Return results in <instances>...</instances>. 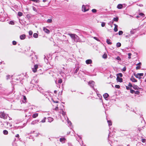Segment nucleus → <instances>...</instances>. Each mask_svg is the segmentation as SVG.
Wrapping results in <instances>:
<instances>
[{"mask_svg": "<svg viewBox=\"0 0 146 146\" xmlns=\"http://www.w3.org/2000/svg\"><path fill=\"white\" fill-rule=\"evenodd\" d=\"M68 35L70 36L71 38L72 39L74 42H84V41H82L79 38V37L76 34H74L68 33Z\"/></svg>", "mask_w": 146, "mask_h": 146, "instance_id": "obj_1", "label": "nucleus"}, {"mask_svg": "<svg viewBox=\"0 0 146 146\" xmlns=\"http://www.w3.org/2000/svg\"><path fill=\"white\" fill-rule=\"evenodd\" d=\"M43 69L40 64H37V71L38 74H42Z\"/></svg>", "mask_w": 146, "mask_h": 146, "instance_id": "obj_2", "label": "nucleus"}, {"mask_svg": "<svg viewBox=\"0 0 146 146\" xmlns=\"http://www.w3.org/2000/svg\"><path fill=\"white\" fill-rule=\"evenodd\" d=\"M89 10V6L88 5H83L82 6V10L83 12H86Z\"/></svg>", "mask_w": 146, "mask_h": 146, "instance_id": "obj_3", "label": "nucleus"}, {"mask_svg": "<svg viewBox=\"0 0 146 146\" xmlns=\"http://www.w3.org/2000/svg\"><path fill=\"white\" fill-rule=\"evenodd\" d=\"M8 115L5 113L4 112H0V117L4 119H6Z\"/></svg>", "mask_w": 146, "mask_h": 146, "instance_id": "obj_4", "label": "nucleus"}, {"mask_svg": "<svg viewBox=\"0 0 146 146\" xmlns=\"http://www.w3.org/2000/svg\"><path fill=\"white\" fill-rule=\"evenodd\" d=\"M32 71L34 73L36 72V64H34L33 66H32Z\"/></svg>", "mask_w": 146, "mask_h": 146, "instance_id": "obj_5", "label": "nucleus"}, {"mask_svg": "<svg viewBox=\"0 0 146 146\" xmlns=\"http://www.w3.org/2000/svg\"><path fill=\"white\" fill-rule=\"evenodd\" d=\"M88 84L93 89L94 88V86L95 84V82H94L93 81H90L88 82Z\"/></svg>", "mask_w": 146, "mask_h": 146, "instance_id": "obj_6", "label": "nucleus"}, {"mask_svg": "<svg viewBox=\"0 0 146 146\" xmlns=\"http://www.w3.org/2000/svg\"><path fill=\"white\" fill-rule=\"evenodd\" d=\"M86 63L87 64H91L92 63V61L91 59L87 60L86 61Z\"/></svg>", "mask_w": 146, "mask_h": 146, "instance_id": "obj_7", "label": "nucleus"}, {"mask_svg": "<svg viewBox=\"0 0 146 146\" xmlns=\"http://www.w3.org/2000/svg\"><path fill=\"white\" fill-rule=\"evenodd\" d=\"M130 80L133 82H137V80L135 79L133 76H132L130 78Z\"/></svg>", "mask_w": 146, "mask_h": 146, "instance_id": "obj_8", "label": "nucleus"}, {"mask_svg": "<svg viewBox=\"0 0 146 146\" xmlns=\"http://www.w3.org/2000/svg\"><path fill=\"white\" fill-rule=\"evenodd\" d=\"M116 80L117 82H123V79L118 76H117Z\"/></svg>", "mask_w": 146, "mask_h": 146, "instance_id": "obj_9", "label": "nucleus"}, {"mask_svg": "<svg viewBox=\"0 0 146 146\" xmlns=\"http://www.w3.org/2000/svg\"><path fill=\"white\" fill-rule=\"evenodd\" d=\"M36 59V56H33V55H32L31 56V59H32V62L34 64V60H35V59Z\"/></svg>", "mask_w": 146, "mask_h": 146, "instance_id": "obj_10", "label": "nucleus"}, {"mask_svg": "<svg viewBox=\"0 0 146 146\" xmlns=\"http://www.w3.org/2000/svg\"><path fill=\"white\" fill-rule=\"evenodd\" d=\"M26 35H25L23 34L20 36V38L21 40H24L25 38Z\"/></svg>", "mask_w": 146, "mask_h": 146, "instance_id": "obj_11", "label": "nucleus"}, {"mask_svg": "<svg viewBox=\"0 0 146 146\" xmlns=\"http://www.w3.org/2000/svg\"><path fill=\"white\" fill-rule=\"evenodd\" d=\"M43 31L45 32V33L47 34H49L50 33L49 30L45 28V27H44L43 28Z\"/></svg>", "mask_w": 146, "mask_h": 146, "instance_id": "obj_12", "label": "nucleus"}, {"mask_svg": "<svg viewBox=\"0 0 146 146\" xmlns=\"http://www.w3.org/2000/svg\"><path fill=\"white\" fill-rule=\"evenodd\" d=\"M114 25L115 26V27L114 29V31L115 32H116L117 31L118 26L115 24H114Z\"/></svg>", "mask_w": 146, "mask_h": 146, "instance_id": "obj_13", "label": "nucleus"}, {"mask_svg": "<svg viewBox=\"0 0 146 146\" xmlns=\"http://www.w3.org/2000/svg\"><path fill=\"white\" fill-rule=\"evenodd\" d=\"M133 87L135 90H139V89H140L137 85H133Z\"/></svg>", "mask_w": 146, "mask_h": 146, "instance_id": "obj_14", "label": "nucleus"}, {"mask_svg": "<svg viewBox=\"0 0 146 146\" xmlns=\"http://www.w3.org/2000/svg\"><path fill=\"white\" fill-rule=\"evenodd\" d=\"M109 95L107 93H105L103 95V96L104 98L106 100H107L106 99L108 97Z\"/></svg>", "mask_w": 146, "mask_h": 146, "instance_id": "obj_15", "label": "nucleus"}, {"mask_svg": "<svg viewBox=\"0 0 146 146\" xmlns=\"http://www.w3.org/2000/svg\"><path fill=\"white\" fill-rule=\"evenodd\" d=\"M123 7V5L121 4H119L117 6V8L118 9H121Z\"/></svg>", "mask_w": 146, "mask_h": 146, "instance_id": "obj_16", "label": "nucleus"}, {"mask_svg": "<svg viewBox=\"0 0 146 146\" xmlns=\"http://www.w3.org/2000/svg\"><path fill=\"white\" fill-rule=\"evenodd\" d=\"M111 41L110 39H107L106 40V42L108 44H112V42H111Z\"/></svg>", "mask_w": 146, "mask_h": 146, "instance_id": "obj_17", "label": "nucleus"}, {"mask_svg": "<svg viewBox=\"0 0 146 146\" xmlns=\"http://www.w3.org/2000/svg\"><path fill=\"white\" fill-rule=\"evenodd\" d=\"M48 121L49 122H51L53 120V119L51 117H48Z\"/></svg>", "mask_w": 146, "mask_h": 146, "instance_id": "obj_18", "label": "nucleus"}, {"mask_svg": "<svg viewBox=\"0 0 146 146\" xmlns=\"http://www.w3.org/2000/svg\"><path fill=\"white\" fill-rule=\"evenodd\" d=\"M65 140V139L64 138H60V141L62 143H64Z\"/></svg>", "mask_w": 146, "mask_h": 146, "instance_id": "obj_19", "label": "nucleus"}, {"mask_svg": "<svg viewBox=\"0 0 146 146\" xmlns=\"http://www.w3.org/2000/svg\"><path fill=\"white\" fill-rule=\"evenodd\" d=\"M136 33V30L135 29H133L131 30L130 31V33L131 34H134Z\"/></svg>", "mask_w": 146, "mask_h": 146, "instance_id": "obj_20", "label": "nucleus"}, {"mask_svg": "<svg viewBox=\"0 0 146 146\" xmlns=\"http://www.w3.org/2000/svg\"><path fill=\"white\" fill-rule=\"evenodd\" d=\"M3 133L5 135H7L8 134V131L6 130H4L3 131Z\"/></svg>", "mask_w": 146, "mask_h": 146, "instance_id": "obj_21", "label": "nucleus"}, {"mask_svg": "<svg viewBox=\"0 0 146 146\" xmlns=\"http://www.w3.org/2000/svg\"><path fill=\"white\" fill-rule=\"evenodd\" d=\"M107 54H106V53L104 54L102 56L103 58H105V59L106 58H107Z\"/></svg>", "mask_w": 146, "mask_h": 146, "instance_id": "obj_22", "label": "nucleus"}, {"mask_svg": "<svg viewBox=\"0 0 146 146\" xmlns=\"http://www.w3.org/2000/svg\"><path fill=\"white\" fill-rule=\"evenodd\" d=\"M123 76V75L121 73H119L117 74V76H118L119 77H121Z\"/></svg>", "mask_w": 146, "mask_h": 146, "instance_id": "obj_23", "label": "nucleus"}, {"mask_svg": "<svg viewBox=\"0 0 146 146\" xmlns=\"http://www.w3.org/2000/svg\"><path fill=\"white\" fill-rule=\"evenodd\" d=\"M118 17H114L113 19V21L116 22L118 21Z\"/></svg>", "mask_w": 146, "mask_h": 146, "instance_id": "obj_24", "label": "nucleus"}, {"mask_svg": "<svg viewBox=\"0 0 146 146\" xmlns=\"http://www.w3.org/2000/svg\"><path fill=\"white\" fill-rule=\"evenodd\" d=\"M107 121L109 126H110L112 125V122L110 120H108Z\"/></svg>", "mask_w": 146, "mask_h": 146, "instance_id": "obj_25", "label": "nucleus"}, {"mask_svg": "<svg viewBox=\"0 0 146 146\" xmlns=\"http://www.w3.org/2000/svg\"><path fill=\"white\" fill-rule=\"evenodd\" d=\"M134 75L135 76V77L137 78H139V79H141V78L139 77V75L138 74V73L136 74H135Z\"/></svg>", "mask_w": 146, "mask_h": 146, "instance_id": "obj_26", "label": "nucleus"}, {"mask_svg": "<svg viewBox=\"0 0 146 146\" xmlns=\"http://www.w3.org/2000/svg\"><path fill=\"white\" fill-rule=\"evenodd\" d=\"M36 123V121L35 120V121H33L31 123V125H35Z\"/></svg>", "mask_w": 146, "mask_h": 146, "instance_id": "obj_27", "label": "nucleus"}, {"mask_svg": "<svg viewBox=\"0 0 146 146\" xmlns=\"http://www.w3.org/2000/svg\"><path fill=\"white\" fill-rule=\"evenodd\" d=\"M23 15V13L21 12H19L18 13V15L20 17L21 16Z\"/></svg>", "mask_w": 146, "mask_h": 146, "instance_id": "obj_28", "label": "nucleus"}, {"mask_svg": "<svg viewBox=\"0 0 146 146\" xmlns=\"http://www.w3.org/2000/svg\"><path fill=\"white\" fill-rule=\"evenodd\" d=\"M47 23H51L52 22V19H48L47 21Z\"/></svg>", "mask_w": 146, "mask_h": 146, "instance_id": "obj_29", "label": "nucleus"}, {"mask_svg": "<svg viewBox=\"0 0 146 146\" xmlns=\"http://www.w3.org/2000/svg\"><path fill=\"white\" fill-rule=\"evenodd\" d=\"M116 46L117 47H120L121 46V44L120 42H117L116 44Z\"/></svg>", "mask_w": 146, "mask_h": 146, "instance_id": "obj_30", "label": "nucleus"}, {"mask_svg": "<svg viewBox=\"0 0 146 146\" xmlns=\"http://www.w3.org/2000/svg\"><path fill=\"white\" fill-rule=\"evenodd\" d=\"M123 33V32L122 31H120L118 32V34L119 35H121Z\"/></svg>", "mask_w": 146, "mask_h": 146, "instance_id": "obj_31", "label": "nucleus"}, {"mask_svg": "<svg viewBox=\"0 0 146 146\" xmlns=\"http://www.w3.org/2000/svg\"><path fill=\"white\" fill-rule=\"evenodd\" d=\"M33 33V32L31 31H30L29 32V34L30 36L32 35Z\"/></svg>", "mask_w": 146, "mask_h": 146, "instance_id": "obj_32", "label": "nucleus"}, {"mask_svg": "<svg viewBox=\"0 0 146 146\" xmlns=\"http://www.w3.org/2000/svg\"><path fill=\"white\" fill-rule=\"evenodd\" d=\"M139 15L140 16H142L143 17H144L145 16L144 14L142 13H140Z\"/></svg>", "mask_w": 146, "mask_h": 146, "instance_id": "obj_33", "label": "nucleus"}, {"mask_svg": "<svg viewBox=\"0 0 146 146\" xmlns=\"http://www.w3.org/2000/svg\"><path fill=\"white\" fill-rule=\"evenodd\" d=\"M92 11L93 13H96L97 12V10L95 9H93L92 10Z\"/></svg>", "mask_w": 146, "mask_h": 146, "instance_id": "obj_34", "label": "nucleus"}, {"mask_svg": "<svg viewBox=\"0 0 146 146\" xmlns=\"http://www.w3.org/2000/svg\"><path fill=\"white\" fill-rule=\"evenodd\" d=\"M62 82V80L61 79H59L58 80V83L61 84Z\"/></svg>", "mask_w": 146, "mask_h": 146, "instance_id": "obj_35", "label": "nucleus"}, {"mask_svg": "<svg viewBox=\"0 0 146 146\" xmlns=\"http://www.w3.org/2000/svg\"><path fill=\"white\" fill-rule=\"evenodd\" d=\"M116 59L117 60H121V59L120 57L119 56H117L116 58Z\"/></svg>", "mask_w": 146, "mask_h": 146, "instance_id": "obj_36", "label": "nucleus"}, {"mask_svg": "<svg viewBox=\"0 0 146 146\" xmlns=\"http://www.w3.org/2000/svg\"><path fill=\"white\" fill-rule=\"evenodd\" d=\"M115 87L116 88L119 89L120 88V87L119 85H115Z\"/></svg>", "mask_w": 146, "mask_h": 146, "instance_id": "obj_37", "label": "nucleus"}, {"mask_svg": "<svg viewBox=\"0 0 146 146\" xmlns=\"http://www.w3.org/2000/svg\"><path fill=\"white\" fill-rule=\"evenodd\" d=\"M141 141L142 142L145 143L146 142V139H142Z\"/></svg>", "mask_w": 146, "mask_h": 146, "instance_id": "obj_38", "label": "nucleus"}, {"mask_svg": "<svg viewBox=\"0 0 146 146\" xmlns=\"http://www.w3.org/2000/svg\"><path fill=\"white\" fill-rule=\"evenodd\" d=\"M128 86L130 87H133V85L130 83H129Z\"/></svg>", "mask_w": 146, "mask_h": 146, "instance_id": "obj_39", "label": "nucleus"}, {"mask_svg": "<svg viewBox=\"0 0 146 146\" xmlns=\"http://www.w3.org/2000/svg\"><path fill=\"white\" fill-rule=\"evenodd\" d=\"M135 94L138 95L140 93V92L138 91H135Z\"/></svg>", "mask_w": 146, "mask_h": 146, "instance_id": "obj_40", "label": "nucleus"}, {"mask_svg": "<svg viewBox=\"0 0 146 146\" xmlns=\"http://www.w3.org/2000/svg\"><path fill=\"white\" fill-rule=\"evenodd\" d=\"M135 91L133 90H132L131 89H130V92L131 93L133 94L134 93H135Z\"/></svg>", "mask_w": 146, "mask_h": 146, "instance_id": "obj_41", "label": "nucleus"}, {"mask_svg": "<svg viewBox=\"0 0 146 146\" xmlns=\"http://www.w3.org/2000/svg\"><path fill=\"white\" fill-rule=\"evenodd\" d=\"M105 25V23L102 22L101 24V26L102 27H104Z\"/></svg>", "mask_w": 146, "mask_h": 146, "instance_id": "obj_42", "label": "nucleus"}, {"mask_svg": "<svg viewBox=\"0 0 146 146\" xmlns=\"http://www.w3.org/2000/svg\"><path fill=\"white\" fill-rule=\"evenodd\" d=\"M139 77H140V76H143V74L142 73H138Z\"/></svg>", "mask_w": 146, "mask_h": 146, "instance_id": "obj_43", "label": "nucleus"}, {"mask_svg": "<svg viewBox=\"0 0 146 146\" xmlns=\"http://www.w3.org/2000/svg\"><path fill=\"white\" fill-rule=\"evenodd\" d=\"M9 24H10L13 25L14 24V22L12 21H10Z\"/></svg>", "mask_w": 146, "mask_h": 146, "instance_id": "obj_44", "label": "nucleus"}, {"mask_svg": "<svg viewBox=\"0 0 146 146\" xmlns=\"http://www.w3.org/2000/svg\"><path fill=\"white\" fill-rule=\"evenodd\" d=\"M131 54L130 53H129L128 54V56H129L128 58L129 59H130L131 58Z\"/></svg>", "mask_w": 146, "mask_h": 146, "instance_id": "obj_45", "label": "nucleus"}, {"mask_svg": "<svg viewBox=\"0 0 146 146\" xmlns=\"http://www.w3.org/2000/svg\"><path fill=\"white\" fill-rule=\"evenodd\" d=\"M12 43L14 45H15L17 44V42L15 41H13Z\"/></svg>", "mask_w": 146, "mask_h": 146, "instance_id": "obj_46", "label": "nucleus"}, {"mask_svg": "<svg viewBox=\"0 0 146 146\" xmlns=\"http://www.w3.org/2000/svg\"><path fill=\"white\" fill-rule=\"evenodd\" d=\"M33 118H35V117H36V113H35L33 115Z\"/></svg>", "mask_w": 146, "mask_h": 146, "instance_id": "obj_47", "label": "nucleus"}, {"mask_svg": "<svg viewBox=\"0 0 146 146\" xmlns=\"http://www.w3.org/2000/svg\"><path fill=\"white\" fill-rule=\"evenodd\" d=\"M46 119V117H45L41 121V122H44L45 121V119Z\"/></svg>", "mask_w": 146, "mask_h": 146, "instance_id": "obj_48", "label": "nucleus"}, {"mask_svg": "<svg viewBox=\"0 0 146 146\" xmlns=\"http://www.w3.org/2000/svg\"><path fill=\"white\" fill-rule=\"evenodd\" d=\"M79 69L78 68H76L75 71L74 73H76L78 71Z\"/></svg>", "mask_w": 146, "mask_h": 146, "instance_id": "obj_49", "label": "nucleus"}, {"mask_svg": "<svg viewBox=\"0 0 146 146\" xmlns=\"http://www.w3.org/2000/svg\"><path fill=\"white\" fill-rule=\"evenodd\" d=\"M122 71H125L126 70V68L125 67H124L122 70Z\"/></svg>", "mask_w": 146, "mask_h": 146, "instance_id": "obj_50", "label": "nucleus"}, {"mask_svg": "<svg viewBox=\"0 0 146 146\" xmlns=\"http://www.w3.org/2000/svg\"><path fill=\"white\" fill-rule=\"evenodd\" d=\"M62 115L64 117L65 116V115H66V113L64 112V111H62Z\"/></svg>", "mask_w": 146, "mask_h": 146, "instance_id": "obj_51", "label": "nucleus"}, {"mask_svg": "<svg viewBox=\"0 0 146 146\" xmlns=\"http://www.w3.org/2000/svg\"><path fill=\"white\" fill-rule=\"evenodd\" d=\"M33 37L35 38H36V33H35L34 34Z\"/></svg>", "mask_w": 146, "mask_h": 146, "instance_id": "obj_52", "label": "nucleus"}, {"mask_svg": "<svg viewBox=\"0 0 146 146\" xmlns=\"http://www.w3.org/2000/svg\"><path fill=\"white\" fill-rule=\"evenodd\" d=\"M23 100H24L25 101V102L27 100V98L25 96H23Z\"/></svg>", "mask_w": 146, "mask_h": 146, "instance_id": "obj_53", "label": "nucleus"}, {"mask_svg": "<svg viewBox=\"0 0 146 146\" xmlns=\"http://www.w3.org/2000/svg\"><path fill=\"white\" fill-rule=\"evenodd\" d=\"M140 67H141L140 66H137L136 67V69L137 70L139 69H140Z\"/></svg>", "mask_w": 146, "mask_h": 146, "instance_id": "obj_54", "label": "nucleus"}, {"mask_svg": "<svg viewBox=\"0 0 146 146\" xmlns=\"http://www.w3.org/2000/svg\"><path fill=\"white\" fill-rule=\"evenodd\" d=\"M33 9L34 11H36V8L35 7H33Z\"/></svg>", "mask_w": 146, "mask_h": 146, "instance_id": "obj_55", "label": "nucleus"}, {"mask_svg": "<svg viewBox=\"0 0 146 146\" xmlns=\"http://www.w3.org/2000/svg\"><path fill=\"white\" fill-rule=\"evenodd\" d=\"M126 88L127 90H130L131 88H130L129 86H126Z\"/></svg>", "mask_w": 146, "mask_h": 146, "instance_id": "obj_56", "label": "nucleus"}, {"mask_svg": "<svg viewBox=\"0 0 146 146\" xmlns=\"http://www.w3.org/2000/svg\"><path fill=\"white\" fill-rule=\"evenodd\" d=\"M141 62H139V63H138L137 64H136V65H139V66H141Z\"/></svg>", "mask_w": 146, "mask_h": 146, "instance_id": "obj_57", "label": "nucleus"}, {"mask_svg": "<svg viewBox=\"0 0 146 146\" xmlns=\"http://www.w3.org/2000/svg\"><path fill=\"white\" fill-rule=\"evenodd\" d=\"M10 77V75H7L6 76V79L7 80H8Z\"/></svg>", "mask_w": 146, "mask_h": 146, "instance_id": "obj_58", "label": "nucleus"}, {"mask_svg": "<svg viewBox=\"0 0 146 146\" xmlns=\"http://www.w3.org/2000/svg\"><path fill=\"white\" fill-rule=\"evenodd\" d=\"M68 123L69 124V125H71V123L70 122V121H68Z\"/></svg>", "mask_w": 146, "mask_h": 146, "instance_id": "obj_59", "label": "nucleus"}, {"mask_svg": "<svg viewBox=\"0 0 146 146\" xmlns=\"http://www.w3.org/2000/svg\"><path fill=\"white\" fill-rule=\"evenodd\" d=\"M58 106H56L54 109L55 110H58Z\"/></svg>", "mask_w": 146, "mask_h": 146, "instance_id": "obj_60", "label": "nucleus"}, {"mask_svg": "<svg viewBox=\"0 0 146 146\" xmlns=\"http://www.w3.org/2000/svg\"><path fill=\"white\" fill-rule=\"evenodd\" d=\"M15 137H17L19 138V136L18 134H17L15 135Z\"/></svg>", "mask_w": 146, "mask_h": 146, "instance_id": "obj_61", "label": "nucleus"}, {"mask_svg": "<svg viewBox=\"0 0 146 146\" xmlns=\"http://www.w3.org/2000/svg\"><path fill=\"white\" fill-rule=\"evenodd\" d=\"M62 91H61V92H59V93H58V94L59 95H62Z\"/></svg>", "mask_w": 146, "mask_h": 146, "instance_id": "obj_62", "label": "nucleus"}, {"mask_svg": "<svg viewBox=\"0 0 146 146\" xmlns=\"http://www.w3.org/2000/svg\"><path fill=\"white\" fill-rule=\"evenodd\" d=\"M94 39H95V40H98V38H97V37H94Z\"/></svg>", "mask_w": 146, "mask_h": 146, "instance_id": "obj_63", "label": "nucleus"}, {"mask_svg": "<svg viewBox=\"0 0 146 146\" xmlns=\"http://www.w3.org/2000/svg\"><path fill=\"white\" fill-rule=\"evenodd\" d=\"M64 41L65 42V43H67L68 42V40H65V41Z\"/></svg>", "mask_w": 146, "mask_h": 146, "instance_id": "obj_64", "label": "nucleus"}]
</instances>
